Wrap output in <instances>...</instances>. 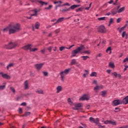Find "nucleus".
Masks as SVG:
<instances>
[{
  "mask_svg": "<svg viewBox=\"0 0 128 128\" xmlns=\"http://www.w3.org/2000/svg\"><path fill=\"white\" fill-rule=\"evenodd\" d=\"M64 20H66V18H59L56 22V24H59V22H64Z\"/></svg>",
  "mask_w": 128,
  "mask_h": 128,
  "instance_id": "nucleus-16",
  "label": "nucleus"
},
{
  "mask_svg": "<svg viewBox=\"0 0 128 128\" xmlns=\"http://www.w3.org/2000/svg\"><path fill=\"white\" fill-rule=\"evenodd\" d=\"M70 71V68L66 69L64 71H62L60 73L61 80L62 82L64 80V76H66V74H68V72Z\"/></svg>",
  "mask_w": 128,
  "mask_h": 128,
  "instance_id": "nucleus-3",
  "label": "nucleus"
},
{
  "mask_svg": "<svg viewBox=\"0 0 128 128\" xmlns=\"http://www.w3.org/2000/svg\"><path fill=\"white\" fill-rule=\"evenodd\" d=\"M88 73H84V74H83V76L84 78H86V76H88Z\"/></svg>",
  "mask_w": 128,
  "mask_h": 128,
  "instance_id": "nucleus-60",
  "label": "nucleus"
},
{
  "mask_svg": "<svg viewBox=\"0 0 128 128\" xmlns=\"http://www.w3.org/2000/svg\"><path fill=\"white\" fill-rule=\"evenodd\" d=\"M106 94V90L102 91L100 92V95L102 96V98H104Z\"/></svg>",
  "mask_w": 128,
  "mask_h": 128,
  "instance_id": "nucleus-25",
  "label": "nucleus"
},
{
  "mask_svg": "<svg viewBox=\"0 0 128 128\" xmlns=\"http://www.w3.org/2000/svg\"><path fill=\"white\" fill-rule=\"evenodd\" d=\"M18 46V44L16 42H11L9 43L8 44L5 45V48H8V50H10L12 48H14Z\"/></svg>",
  "mask_w": 128,
  "mask_h": 128,
  "instance_id": "nucleus-4",
  "label": "nucleus"
},
{
  "mask_svg": "<svg viewBox=\"0 0 128 128\" xmlns=\"http://www.w3.org/2000/svg\"><path fill=\"white\" fill-rule=\"evenodd\" d=\"M62 6H70V4L69 3H66V4H63Z\"/></svg>",
  "mask_w": 128,
  "mask_h": 128,
  "instance_id": "nucleus-52",
  "label": "nucleus"
},
{
  "mask_svg": "<svg viewBox=\"0 0 128 128\" xmlns=\"http://www.w3.org/2000/svg\"><path fill=\"white\" fill-rule=\"evenodd\" d=\"M52 46H50L48 48V50L49 52H52Z\"/></svg>",
  "mask_w": 128,
  "mask_h": 128,
  "instance_id": "nucleus-58",
  "label": "nucleus"
},
{
  "mask_svg": "<svg viewBox=\"0 0 128 128\" xmlns=\"http://www.w3.org/2000/svg\"><path fill=\"white\" fill-rule=\"evenodd\" d=\"M81 58H83L84 60H86L88 58H90L88 56H82Z\"/></svg>",
  "mask_w": 128,
  "mask_h": 128,
  "instance_id": "nucleus-34",
  "label": "nucleus"
},
{
  "mask_svg": "<svg viewBox=\"0 0 128 128\" xmlns=\"http://www.w3.org/2000/svg\"><path fill=\"white\" fill-rule=\"evenodd\" d=\"M37 2H39V4H42V6H44V4H46V6L48 4V3L46 2H44L42 0H37Z\"/></svg>",
  "mask_w": 128,
  "mask_h": 128,
  "instance_id": "nucleus-22",
  "label": "nucleus"
},
{
  "mask_svg": "<svg viewBox=\"0 0 128 128\" xmlns=\"http://www.w3.org/2000/svg\"><path fill=\"white\" fill-rule=\"evenodd\" d=\"M113 106H119V104H122V100H114L112 102Z\"/></svg>",
  "mask_w": 128,
  "mask_h": 128,
  "instance_id": "nucleus-7",
  "label": "nucleus"
},
{
  "mask_svg": "<svg viewBox=\"0 0 128 128\" xmlns=\"http://www.w3.org/2000/svg\"><path fill=\"white\" fill-rule=\"evenodd\" d=\"M120 20H122V18H118L116 20L117 24L120 22Z\"/></svg>",
  "mask_w": 128,
  "mask_h": 128,
  "instance_id": "nucleus-53",
  "label": "nucleus"
},
{
  "mask_svg": "<svg viewBox=\"0 0 128 128\" xmlns=\"http://www.w3.org/2000/svg\"><path fill=\"white\" fill-rule=\"evenodd\" d=\"M94 120V118H92V117H90V122H93Z\"/></svg>",
  "mask_w": 128,
  "mask_h": 128,
  "instance_id": "nucleus-50",
  "label": "nucleus"
},
{
  "mask_svg": "<svg viewBox=\"0 0 128 128\" xmlns=\"http://www.w3.org/2000/svg\"><path fill=\"white\" fill-rule=\"evenodd\" d=\"M82 10V8H79L77 9V10H76V11L77 12H80V11H81Z\"/></svg>",
  "mask_w": 128,
  "mask_h": 128,
  "instance_id": "nucleus-64",
  "label": "nucleus"
},
{
  "mask_svg": "<svg viewBox=\"0 0 128 128\" xmlns=\"http://www.w3.org/2000/svg\"><path fill=\"white\" fill-rule=\"evenodd\" d=\"M32 48V46L31 44L27 45L24 47H23V50H30V48Z\"/></svg>",
  "mask_w": 128,
  "mask_h": 128,
  "instance_id": "nucleus-14",
  "label": "nucleus"
},
{
  "mask_svg": "<svg viewBox=\"0 0 128 128\" xmlns=\"http://www.w3.org/2000/svg\"><path fill=\"white\" fill-rule=\"evenodd\" d=\"M18 112L19 114H22V108H20L18 110Z\"/></svg>",
  "mask_w": 128,
  "mask_h": 128,
  "instance_id": "nucleus-51",
  "label": "nucleus"
},
{
  "mask_svg": "<svg viewBox=\"0 0 128 128\" xmlns=\"http://www.w3.org/2000/svg\"><path fill=\"white\" fill-rule=\"evenodd\" d=\"M82 52V54H90V51L86 50V51H84V52Z\"/></svg>",
  "mask_w": 128,
  "mask_h": 128,
  "instance_id": "nucleus-41",
  "label": "nucleus"
},
{
  "mask_svg": "<svg viewBox=\"0 0 128 128\" xmlns=\"http://www.w3.org/2000/svg\"><path fill=\"white\" fill-rule=\"evenodd\" d=\"M98 76V74L96 72H92L90 74V76Z\"/></svg>",
  "mask_w": 128,
  "mask_h": 128,
  "instance_id": "nucleus-29",
  "label": "nucleus"
},
{
  "mask_svg": "<svg viewBox=\"0 0 128 128\" xmlns=\"http://www.w3.org/2000/svg\"><path fill=\"white\" fill-rule=\"evenodd\" d=\"M78 6H80V5H73L70 7V8L71 10H74V8H76Z\"/></svg>",
  "mask_w": 128,
  "mask_h": 128,
  "instance_id": "nucleus-27",
  "label": "nucleus"
},
{
  "mask_svg": "<svg viewBox=\"0 0 128 128\" xmlns=\"http://www.w3.org/2000/svg\"><path fill=\"white\" fill-rule=\"evenodd\" d=\"M37 94H44V90L42 89H38L36 91Z\"/></svg>",
  "mask_w": 128,
  "mask_h": 128,
  "instance_id": "nucleus-21",
  "label": "nucleus"
},
{
  "mask_svg": "<svg viewBox=\"0 0 128 128\" xmlns=\"http://www.w3.org/2000/svg\"><path fill=\"white\" fill-rule=\"evenodd\" d=\"M75 2H76L77 4H80V0H75Z\"/></svg>",
  "mask_w": 128,
  "mask_h": 128,
  "instance_id": "nucleus-62",
  "label": "nucleus"
},
{
  "mask_svg": "<svg viewBox=\"0 0 128 128\" xmlns=\"http://www.w3.org/2000/svg\"><path fill=\"white\" fill-rule=\"evenodd\" d=\"M40 24L39 22H36L34 24V27H32V30H38L40 28Z\"/></svg>",
  "mask_w": 128,
  "mask_h": 128,
  "instance_id": "nucleus-10",
  "label": "nucleus"
},
{
  "mask_svg": "<svg viewBox=\"0 0 128 128\" xmlns=\"http://www.w3.org/2000/svg\"><path fill=\"white\" fill-rule=\"evenodd\" d=\"M91 6H92V3H90V4L89 7H87V8H85V10H90V8Z\"/></svg>",
  "mask_w": 128,
  "mask_h": 128,
  "instance_id": "nucleus-55",
  "label": "nucleus"
},
{
  "mask_svg": "<svg viewBox=\"0 0 128 128\" xmlns=\"http://www.w3.org/2000/svg\"><path fill=\"white\" fill-rule=\"evenodd\" d=\"M106 52L109 54H112V47H108L106 50Z\"/></svg>",
  "mask_w": 128,
  "mask_h": 128,
  "instance_id": "nucleus-23",
  "label": "nucleus"
},
{
  "mask_svg": "<svg viewBox=\"0 0 128 128\" xmlns=\"http://www.w3.org/2000/svg\"><path fill=\"white\" fill-rule=\"evenodd\" d=\"M125 36H127L126 32H124L122 34V38H124Z\"/></svg>",
  "mask_w": 128,
  "mask_h": 128,
  "instance_id": "nucleus-48",
  "label": "nucleus"
},
{
  "mask_svg": "<svg viewBox=\"0 0 128 128\" xmlns=\"http://www.w3.org/2000/svg\"><path fill=\"white\" fill-rule=\"evenodd\" d=\"M0 74L2 76L3 78H5L6 80H10L12 78L8 74H4L2 72H0Z\"/></svg>",
  "mask_w": 128,
  "mask_h": 128,
  "instance_id": "nucleus-8",
  "label": "nucleus"
},
{
  "mask_svg": "<svg viewBox=\"0 0 128 128\" xmlns=\"http://www.w3.org/2000/svg\"><path fill=\"white\" fill-rule=\"evenodd\" d=\"M26 102H23L22 104H21L20 106H26Z\"/></svg>",
  "mask_w": 128,
  "mask_h": 128,
  "instance_id": "nucleus-63",
  "label": "nucleus"
},
{
  "mask_svg": "<svg viewBox=\"0 0 128 128\" xmlns=\"http://www.w3.org/2000/svg\"><path fill=\"white\" fill-rule=\"evenodd\" d=\"M70 8H68L67 9H64L62 10V12H70Z\"/></svg>",
  "mask_w": 128,
  "mask_h": 128,
  "instance_id": "nucleus-46",
  "label": "nucleus"
},
{
  "mask_svg": "<svg viewBox=\"0 0 128 128\" xmlns=\"http://www.w3.org/2000/svg\"><path fill=\"white\" fill-rule=\"evenodd\" d=\"M126 8L124 6H123L118 10V14H120L121 12H124Z\"/></svg>",
  "mask_w": 128,
  "mask_h": 128,
  "instance_id": "nucleus-18",
  "label": "nucleus"
},
{
  "mask_svg": "<svg viewBox=\"0 0 128 128\" xmlns=\"http://www.w3.org/2000/svg\"><path fill=\"white\" fill-rule=\"evenodd\" d=\"M10 90L12 92H13V94H16V90H14V88L10 87Z\"/></svg>",
  "mask_w": 128,
  "mask_h": 128,
  "instance_id": "nucleus-38",
  "label": "nucleus"
},
{
  "mask_svg": "<svg viewBox=\"0 0 128 128\" xmlns=\"http://www.w3.org/2000/svg\"><path fill=\"white\" fill-rule=\"evenodd\" d=\"M110 124L112 126H116V122L114 120H110Z\"/></svg>",
  "mask_w": 128,
  "mask_h": 128,
  "instance_id": "nucleus-32",
  "label": "nucleus"
},
{
  "mask_svg": "<svg viewBox=\"0 0 128 128\" xmlns=\"http://www.w3.org/2000/svg\"><path fill=\"white\" fill-rule=\"evenodd\" d=\"M76 60L75 59L72 60L70 62V66H74V64H76Z\"/></svg>",
  "mask_w": 128,
  "mask_h": 128,
  "instance_id": "nucleus-30",
  "label": "nucleus"
},
{
  "mask_svg": "<svg viewBox=\"0 0 128 128\" xmlns=\"http://www.w3.org/2000/svg\"><path fill=\"white\" fill-rule=\"evenodd\" d=\"M52 8V5H50L48 7L45 8V10H51Z\"/></svg>",
  "mask_w": 128,
  "mask_h": 128,
  "instance_id": "nucleus-35",
  "label": "nucleus"
},
{
  "mask_svg": "<svg viewBox=\"0 0 128 128\" xmlns=\"http://www.w3.org/2000/svg\"><path fill=\"white\" fill-rule=\"evenodd\" d=\"M82 104L80 103H78V104H77L75 105V108H73V110H78V108H82Z\"/></svg>",
  "mask_w": 128,
  "mask_h": 128,
  "instance_id": "nucleus-19",
  "label": "nucleus"
},
{
  "mask_svg": "<svg viewBox=\"0 0 128 128\" xmlns=\"http://www.w3.org/2000/svg\"><path fill=\"white\" fill-rule=\"evenodd\" d=\"M112 74H113V76H115V78H118V73H116V72H114L112 73Z\"/></svg>",
  "mask_w": 128,
  "mask_h": 128,
  "instance_id": "nucleus-42",
  "label": "nucleus"
},
{
  "mask_svg": "<svg viewBox=\"0 0 128 128\" xmlns=\"http://www.w3.org/2000/svg\"><path fill=\"white\" fill-rule=\"evenodd\" d=\"M94 124L98 126L100 124V120L98 118H95V121H94Z\"/></svg>",
  "mask_w": 128,
  "mask_h": 128,
  "instance_id": "nucleus-28",
  "label": "nucleus"
},
{
  "mask_svg": "<svg viewBox=\"0 0 128 128\" xmlns=\"http://www.w3.org/2000/svg\"><path fill=\"white\" fill-rule=\"evenodd\" d=\"M68 104H70V106H72V100H70V98H68Z\"/></svg>",
  "mask_w": 128,
  "mask_h": 128,
  "instance_id": "nucleus-36",
  "label": "nucleus"
},
{
  "mask_svg": "<svg viewBox=\"0 0 128 128\" xmlns=\"http://www.w3.org/2000/svg\"><path fill=\"white\" fill-rule=\"evenodd\" d=\"M111 14L113 15L116 14H118V10H116V8L112 10H111Z\"/></svg>",
  "mask_w": 128,
  "mask_h": 128,
  "instance_id": "nucleus-24",
  "label": "nucleus"
},
{
  "mask_svg": "<svg viewBox=\"0 0 128 128\" xmlns=\"http://www.w3.org/2000/svg\"><path fill=\"white\" fill-rule=\"evenodd\" d=\"M117 78H122V75H120V74H117Z\"/></svg>",
  "mask_w": 128,
  "mask_h": 128,
  "instance_id": "nucleus-59",
  "label": "nucleus"
},
{
  "mask_svg": "<svg viewBox=\"0 0 128 128\" xmlns=\"http://www.w3.org/2000/svg\"><path fill=\"white\" fill-rule=\"evenodd\" d=\"M109 66H110V68H114V64L112 62H110L109 64Z\"/></svg>",
  "mask_w": 128,
  "mask_h": 128,
  "instance_id": "nucleus-33",
  "label": "nucleus"
},
{
  "mask_svg": "<svg viewBox=\"0 0 128 128\" xmlns=\"http://www.w3.org/2000/svg\"><path fill=\"white\" fill-rule=\"evenodd\" d=\"M24 86L25 90H28V88H30L28 86V80H26L24 82Z\"/></svg>",
  "mask_w": 128,
  "mask_h": 128,
  "instance_id": "nucleus-13",
  "label": "nucleus"
},
{
  "mask_svg": "<svg viewBox=\"0 0 128 128\" xmlns=\"http://www.w3.org/2000/svg\"><path fill=\"white\" fill-rule=\"evenodd\" d=\"M64 48H66V47L64 46H62L60 48V52H62V50H64Z\"/></svg>",
  "mask_w": 128,
  "mask_h": 128,
  "instance_id": "nucleus-47",
  "label": "nucleus"
},
{
  "mask_svg": "<svg viewBox=\"0 0 128 128\" xmlns=\"http://www.w3.org/2000/svg\"><path fill=\"white\" fill-rule=\"evenodd\" d=\"M98 126L99 128H106V126H102V124H100V123H99V124H98Z\"/></svg>",
  "mask_w": 128,
  "mask_h": 128,
  "instance_id": "nucleus-37",
  "label": "nucleus"
},
{
  "mask_svg": "<svg viewBox=\"0 0 128 128\" xmlns=\"http://www.w3.org/2000/svg\"><path fill=\"white\" fill-rule=\"evenodd\" d=\"M109 22H110V24H112V23L114 22V19H113L112 18H111L110 19V20Z\"/></svg>",
  "mask_w": 128,
  "mask_h": 128,
  "instance_id": "nucleus-56",
  "label": "nucleus"
},
{
  "mask_svg": "<svg viewBox=\"0 0 128 128\" xmlns=\"http://www.w3.org/2000/svg\"><path fill=\"white\" fill-rule=\"evenodd\" d=\"M102 88H104V86H98L96 85V86L94 88V90H100Z\"/></svg>",
  "mask_w": 128,
  "mask_h": 128,
  "instance_id": "nucleus-15",
  "label": "nucleus"
},
{
  "mask_svg": "<svg viewBox=\"0 0 128 128\" xmlns=\"http://www.w3.org/2000/svg\"><path fill=\"white\" fill-rule=\"evenodd\" d=\"M44 64V63L40 64H36L35 65V66H36V70H40V68H42Z\"/></svg>",
  "mask_w": 128,
  "mask_h": 128,
  "instance_id": "nucleus-11",
  "label": "nucleus"
},
{
  "mask_svg": "<svg viewBox=\"0 0 128 128\" xmlns=\"http://www.w3.org/2000/svg\"><path fill=\"white\" fill-rule=\"evenodd\" d=\"M20 30H22V28L20 23L12 22L8 26L3 30V32H8L9 34H16V32H20Z\"/></svg>",
  "mask_w": 128,
  "mask_h": 128,
  "instance_id": "nucleus-1",
  "label": "nucleus"
},
{
  "mask_svg": "<svg viewBox=\"0 0 128 128\" xmlns=\"http://www.w3.org/2000/svg\"><path fill=\"white\" fill-rule=\"evenodd\" d=\"M122 104H128V96L122 99Z\"/></svg>",
  "mask_w": 128,
  "mask_h": 128,
  "instance_id": "nucleus-12",
  "label": "nucleus"
},
{
  "mask_svg": "<svg viewBox=\"0 0 128 128\" xmlns=\"http://www.w3.org/2000/svg\"><path fill=\"white\" fill-rule=\"evenodd\" d=\"M126 26H128V24H126L124 26L121 28H118L119 32H123V30H124L126 29Z\"/></svg>",
  "mask_w": 128,
  "mask_h": 128,
  "instance_id": "nucleus-20",
  "label": "nucleus"
},
{
  "mask_svg": "<svg viewBox=\"0 0 128 128\" xmlns=\"http://www.w3.org/2000/svg\"><path fill=\"white\" fill-rule=\"evenodd\" d=\"M98 32H99L104 33L106 32V28L104 27L103 26H101L98 28Z\"/></svg>",
  "mask_w": 128,
  "mask_h": 128,
  "instance_id": "nucleus-9",
  "label": "nucleus"
},
{
  "mask_svg": "<svg viewBox=\"0 0 128 128\" xmlns=\"http://www.w3.org/2000/svg\"><path fill=\"white\" fill-rule=\"evenodd\" d=\"M106 20V17H101L98 18V20Z\"/></svg>",
  "mask_w": 128,
  "mask_h": 128,
  "instance_id": "nucleus-39",
  "label": "nucleus"
},
{
  "mask_svg": "<svg viewBox=\"0 0 128 128\" xmlns=\"http://www.w3.org/2000/svg\"><path fill=\"white\" fill-rule=\"evenodd\" d=\"M38 48H30V52H36L37 50H38Z\"/></svg>",
  "mask_w": 128,
  "mask_h": 128,
  "instance_id": "nucleus-31",
  "label": "nucleus"
},
{
  "mask_svg": "<svg viewBox=\"0 0 128 128\" xmlns=\"http://www.w3.org/2000/svg\"><path fill=\"white\" fill-rule=\"evenodd\" d=\"M6 88V85L0 86V90H4Z\"/></svg>",
  "mask_w": 128,
  "mask_h": 128,
  "instance_id": "nucleus-44",
  "label": "nucleus"
},
{
  "mask_svg": "<svg viewBox=\"0 0 128 128\" xmlns=\"http://www.w3.org/2000/svg\"><path fill=\"white\" fill-rule=\"evenodd\" d=\"M93 84H96V86H98V81L97 80H94L93 81Z\"/></svg>",
  "mask_w": 128,
  "mask_h": 128,
  "instance_id": "nucleus-57",
  "label": "nucleus"
},
{
  "mask_svg": "<svg viewBox=\"0 0 128 128\" xmlns=\"http://www.w3.org/2000/svg\"><path fill=\"white\" fill-rule=\"evenodd\" d=\"M40 10L38 9H35L34 10H32L31 11V13L32 14H30V16L29 18H28L29 20H30V18H32V16H38V12H40Z\"/></svg>",
  "mask_w": 128,
  "mask_h": 128,
  "instance_id": "nucleus-6",
  "label": "nucleus"
},
{
  "mask_svg": "<svg viewBox=\"0 0 128 128\" xmlns=\"http://www.w3.org/2000/svg\"><path fill=\"white\" fill-rule=\"evenodd\" d=\"M124 72H126V70L128 68V66L126 65V64H124Z\"/></svg>",
  "mask_w": 128,
  "mask_h": 128,
  "instance_id": "nucleus-43",
  "label": "nucleus"
},
{
  "mask_svg": "<svg viewBox=\"0 0 128 128\" xmlns=\"http://www.w3.org/2000/svg\"><path fill=\"white\" fill-rule=\"evenodd\" d=\"M56 90H57L56 94H60V92L62 90V86H58Z\"/></svg>",
  "mask_w": 128,
  "mask_h": 128,
  "instance_id": "nucleus-17",
  "label": "nucleus"
},
{
  "mask_svg": "<svg viewBox=\"0 0 128 128\" xmlns=\"http://www.w3.org/2000/svg\"><path fill=\"white\" fill-rule=\"evenodd\" d=\"M111 72H112V70H106V72H108V74H110Z\"/></svg>",
  "mask_w": 128,
  "mask_h": 128,
  "instance_id": "nucleus-61",
  "label": "nucleus"
},
{
  "mask_svg": "<svg viewBox=\"0 0 128 128\" xmlns=\"http://www.w3.org/2000/svg\"><path fill=\"white\" fill-rule=\"evenodd\" d=\"M14 66V63H10L8 66H7V70H8L10 68H12Z\"/></svg>",
  "mask_w": 128,
  "mask_h": 128,
  "instance_id": "nucleus-26",
  "label": "nucleus"
},
{
  "mask_svg": "<svg viewBox=\"0 0 128 128\" xmlns=\"http://www.w3.org/2000/svg\"><path fill=\"white\" fill-rule=\"evenodd\" d=\"M84 50V45L78 47L76 49L72 52V56H76L78 54H82V51Z\"/></svg>",
  "mask_w": 128,
  "mask_h": 128,
  "instance_id": "nucleus-2",
  "label": "nucleus"
},
{
  "mask_svg": "<svg viewBox=\"0 0 128 128\" xmlns=\"http://www.w3.org/2000/svg\"><path fill=\"white\" fill-rule=\"evenodd\" d=\"M43 74L45 76H48V73L46 72H43Z\"/></svg>",
  "mask_w": 128,
  "mask_h": 128,
  "instance_id": "nucleus-45",
  "label": "nucleus"
},
{
  "mask_svg": "<svg viewBox=\"0 0 128 128\" xmlns=\"http://www.w3.org/2000/svg\"><path fill=\"white\" fill-rule=\"evenodd\" d=\"M90 98V95L88 94H84L79 99L80 101L88 100Z\"/></svg>",
  "mask_w": 128,
  "mask_h": 128,
  "instance_id": "nucleus-5",
  "label": "nucleus"
},
{
  "mask_svg": "<svg viewBox=\"0 0 128 128\" xmlns=\"http://www.w3.org/2000/svg\"><path fill=\"white\" fill-rule=\"evenodd\" d=\"M104 124H110V120H106L104 122Z\"/></svg>",
  "mask_w": 128,
  "mask_h": 128,
  "instance_id": "nucleus-40",
  "label": "nucleus"
},
{
  "mask_svg": "<svg viewBox=\"0 0 128 128\" xmlns=\"http://www.w3.org/2000/svg\"><path fill=\"white\" fill-rule=\"evenodd\" d=\"M30 112H26L25 113L26 116H30Z\"/></svg>",
  "mask_w": 128,
  "mask_h": 128,
  "instance_id": "nucleus-54",
  "label": "nucleus"
},
{
  "mask_svg": "<svg viewBox=\"0 0 128 128\" xmlns=\"http://www.w3.org/2000/svg\"><path fill=\"white\" fill-rule=\"evenodd\" d=\"M54 4H62V2L61 1H59V2H54Z\"/></svg>",
  "mask_w": 128,
  "mask_h": 128,
  "instance_id": "nucleus-49",
  "label": "nucleus"
}]
</instances>
